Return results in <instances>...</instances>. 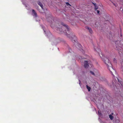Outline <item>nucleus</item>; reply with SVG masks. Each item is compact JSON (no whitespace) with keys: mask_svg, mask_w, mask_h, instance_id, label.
Here are the masks:
<instances>
[{"mask_svg":"<svg viewBox=\"0 0 123 123\" xmlns=\"http://www.w3.org/2000/svg\"><path fill=\"white\" fill-rule=\"evenodd\" d=\"M61 24L63 26L62 28H58L57 30L60 31L61 33L62 32H63L65 33L67 36L71 39L72 41H74L75 42V40L76 39V37L74 34L73 33H69L70 29L67 25L64 24L63 23H61Z\"/></svg>","mask_w":123,"mask_h":123,"instance_id":"f257e3e1","label":"nucleus"},{"mask_svg":"<svg viewBox=\"0 0 123 123\" xmlns=\"http://www.w3.org/2000/svg\"><path fill=\"white\" fill-rule=\"evenodd\" d=\"M121 41H117L115 42L116 49L117 50L120 55V56L123 59V45L121 44Z\"/></svg>","mask_w":123,"mask_h":123,"instance_id":"f03ea898","label":"nucleus"},{"mask_svg":"<svg viewBox=\"0 0 123 123\" xmlns=\"http://www.w3.org/2000/svg\"><path fill=\"white\" fill-rule=\"evenodd\" d=\"M104 62L106 64V65L107 66V67L111 72V74L112 75H114L113 74V72L114 73L115 72V71L112 67V65L111 63L109 62V60L106 58H105L104 59H103Z\"/></svg>","mask_w":123,"mask_h":123,"instance_id":"7ed1b4c3","label":"nucleus"},{"mask_svg":"<svg viewBox=\"0 0 123 123\" xmlns=\"http://www.w3.org/2000/svg\"><path fill=\"white\" fill-rule=\"evenodd\" d=\"M84 66L85 68H88L89 67L88 61H84Z\"/></svg>","mask_w":123,"mask_h":123,"instance_id":"20e7f679","label":"nucleus"},{"mask_svg":"<svg viewBox=\"0 0 123 123\" xmlns=\"http://www.w3.org/2000/svg\"><path fill=\"white\" fill-rule=\"evenodd\" d=\"M38 4L43 9V6L42 4L40 1H38L37 2Z\"/></svg>","mask_w":123,"mask_h":123,"instance_id":"39448f33","label":"nucleus"},{"mask_svg":"<svg viewBox=\"0 0 123 123\" xmlns=\"http://www.w3.org/2000/svg\"><path fill=\"white\" fill-rule=\"evenodd\" d=\"M86 28H87L88 30H89V32H90V33L92 34V30L91 29V28L89 27H86Z\"/></svg>","mask_w":123,"mask_h":123,"instance_id":"423d86ee","label":"nucleus"},{"mask_svg":"<svg viewBox=\"0 0 123 123\" xmlns=\"http://www.w3.org/2000/svg\"><path fill=\"white\" fill-rule=\"evenodd\" d=\"M32 12L34 14V16H35L36 17H37V13L34 10H33V9L32 10Z\"/></svg>","mask_w":123,"mask_h":123,"instance_id":"0eeeda50","label":"nucleus"},{"mask_svg":"<svg viewBox=\"0 0 123 123\" xmlns=\"http://www.w3.org/2000/svg\"><path fill=\"white\" fill-rule=\"evenodd\" d=\"M93 4L95 6V10H96L98 9V6L96 5V4L93 3Z\"/></svg>","mask_w":123,"mask_h":123,"instance_id":"6e6552de","label":"nucleus"},{"mask_svg":"<svg viewBox=\"0 0 123 123\" xmlns=\"http://www.w3.org/2000/svg\"><path fill=\"white\" fill-rule=\"evenodd\" d=\"M94 50H96L97 52L98 53H99L100 52H101L100 50V49L99 48H97V50L94 48Z\"/></svg>","mask_w":123,"mask_h":123,"instance_id":"1a4fd4ad","label":"nucleus"},{"mask_svg":"<svg viewBox=\"0 0 123 123\" xmlns=\"http://www.w3.org/2000/svg\"><path fill=\"white\" fill-rule=\"evenodd\" d=\"M86 88H87L88 89V91L89 92L90 91L91 89V87L89 86H88L87 85H86Z\"/></svg>","mask_w":123,"mask_h":123,"instance_id":"9d476101","label":"nucleus"},{"mask_svg":"<svg viewBox=\"0 0 123 123\" xmlns=\"http://www.w3.org/2000/svg\"><path fill=\"white\" fill-rule=\"evenodd\" d=\"M109 117L111 120H112L113 119V117L111 115H109Z\"/></svg>","mask_w":123,"mask_h":123,"instance_id":"9b49d317","label":"nucleus"},{"mask_svg":"<svg viewBox=\"0 0 123 123\" xmlns=\"http://www.w3.org/2000/svg\"><path fill=\"white\" fill-rule=\"evenodd\" d=\"M66 4L68 6H71V5L69 4V3L68 2L66 3Z\"/></svg>","mask_w":123,"mask_h":123,"instance_id":"f8f14e48","label":"nucleus"},{"mask_svg":"<svg viewBox=\"0 0 123 123\" xmlns=\"http://www.w3.org/2000/svg\"><path fill=\"white\" fill-rule=\"evenodd\" d=\"M113 61L114 62H115V63L117 62V61L116 59L115 58H114L113 60Z\"/></svg>","mask_w":123,"mask_h":123,"instance_id":"ddd939ff","label":"nucleus"},{"mask_svg":"<svg viewBox=\"0 0 123 123\" xmlns=\"http://www.w3.org/2000/svg\"><path fill=\"white\" fill-rule=\"evenodd\" d=\"M90 72L93 75H94V74L93 72L91 71H90Z\"/></svg>","mask_w":123,"mask_h":123,"instance_id":"4468645a","label":"nucleus"},{"mask_svg":"<svg viewBox=\"0 0 123 123\" xmlns=\"http://www.w3.org/2000/svg\"><path fill=\"white\" fill-rule=\"evenodd\" d=\"M78 44V45L80 47V48H81V47H82V46L80 44Z\"/></svg>","mask_w":123,"mask_h":123,"instance_id":"2eb2a0df","label":"nucleus"},{"mask_svg":"<svg viewBox=\"0 0 123 123\" xmlns=\"http://www.w3.org/2000/svg\"><path fill=\"white\" fill-rule=\"evenodd\" d=\"M98 13H99V11L97 10H96Z\"/></svg>","mask_w":123,"mask_h":123,"instance_id":"dca6fc26","label":"nucleus"},{"mask_svg":"<svg viewBox=\"0 0 123 123\" xmlns=\"http://www.w3.org/2000/svg\"><path fill=\"white\" fill-rule=\"evenodd\" d=\"M117 79H118V81L119 82H120V84H121V85L122 86V84L121 83V82H120V81L119 80H118V78H117Z\"/></svg>","mask_w":123,"mask_h":123,"instance_id":"f3484780","label":"nucleus"},{"mask_svg":"<svg viewBox=\"0 0 123 123\" xmlns=\"http://www.w3.org/2000/svg\"><path fill=\"white\" fill-rule=\"evenodd\" d=\"M112 3H113V4L114 5V6H115L116 7V4H114V3H113V2H112Z\"/></svg>","mask_w":123,"mask_h":123,"instance_id":"a211bd4d","label":"nucleus"},{"mask_svg":"<svg viewBox=\"0 0 123 123\" xmlns=\"http://www.w3.org/2000/svg\"><path fill=\"white\" fill-rule=\"evenodd\" d=\"M122 71H123V66H122Z\"/></svg>","mask_w":123,"mask_h":123,"instance_id":"6ab92c4d","label":"nucleus"},{"mask_svg":"<svg viewBox=\"0 0 123 123\" xmlns=\"http://www.w3.org/2000/svg\"><path fill=\"white\" fill-rule=\"evenodd\" d=\"M120 36H121V37H122V34H120Z\"/></svg>","mask_w":123,"mask_h":123,"instance_id":"aec40b11","label":"nucleus"},{"mask_svg":"<svg viewBox=\"0 0 123 123\" xmlns=\"http://www.w3.org/2000/svg\"><path fill=\"white\" fill-rule=\"evenodd\" d=\"M114 84V82H112V84Z\"/></svg>","mask_w":123,"mask_h":123,"instance_id":"412c9836","label":"nucleus"},{"mask_svg":"<svg viewBox=\"0 0 123 123\" xmlns=\"http://www.w3.org/2000/svg\"><path fill=\"white\" fill-rule=\"evenodd\" d=\"M44 32H45V31H44Z\"/></svg>","mask_w":123,"mask_h":123,"instance_id":"4be33fe9","label":"nucleus"},{"mask_svg":"<svg viewBox=\"0 0 123 123\" xmlns=\"http://www.w3.org/2000/svg\"><path fill=\"white\" fill-rule=\"evenodd\" d=\"M110 35H111V33H110Z\"/></svg>","mask_w":123,"mask_h":123,"instance_id":"5701e85b","label":"nucleus"}]
</instances>
